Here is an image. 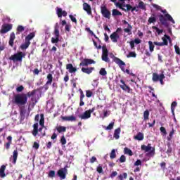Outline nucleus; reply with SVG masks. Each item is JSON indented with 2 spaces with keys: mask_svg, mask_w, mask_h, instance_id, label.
Instances as JSON below:
<instances>
[{
  "mask_svg": "<svg viewBox=\"0 0 180 180\" xmlns=\"http://www.w3.org/2000/svg\"><path fill=\"white\" fill-rule=\"evenodd\" d=\"M160 11L162 13H164V15L160 14L159 15V20L162 26H165V27H169V23H168V21L175 24V20L172 18L171 15L168 14L167 10L162 9Z\"/></svg>",
  "mask_w": 180,
  "mask_h": 180,
  "instance_id": "1",
  "label": "nucleus"
},
{
  "mask_svg": "<svg viewBox=\"0 0 180 180\" xmlns=\"http://www.w3.org/2000/svg\"><path fill=\"white\" fill-rule=\"evenodd\" d=\"M12 103L17 105L19 108L25 106L27 103V95L26 94H18L14 96Z\"/></svg>",
  "mask_w": 180,
  "mask_h": 180,
  "instance_id": "2",
  "label": "nucleus"
},
{
  "mask_svg": "<svg viewBox=\"0 0 180 180\" xmlns=\"http://www.w3.org/2000/svg\"><path fill=\"white\" fill-rule=\"evenodd\" d=\"M60 25H58V22H56L54 27V31H53V34L55 36L54 37L51 38V43L53 44H55L56 43H58L60 41Z\"/></svg>",
  "mask_w": 180,
  "mask_h": 180,
  "instance_id": "3",
  "label": "nucleus"
},
{
  "mask_svg": "<svg viewBox=\"0 0 180 180\" xmlns=\"http://www.w3.org/2000/svg\"><path fill=\"white\" fill-rule=\"evenodd\" d=\"M101 13L103 16V18H105V19H110V16H112V13H110V11L108 9V7L106 5H102L101 6Z\"/></svg>",
  "mask_w": 180,
  "mask_h": 180,
  "instance_id": "4",
  "label": "nucleus"
},
{
  "mask_svg": "<svg viewBox=\"0 0 180 180\" xmlns=\"http://www.w3.org/2000/svg\"><path fill=\"white\" fill-rule=\"evenodd\" d=\"M25 53L23 52H18L17 53H15L12 55L10 58L9 60H12L14 63L16 62H20L22 63V60H23V57H25Z\"/></svg>",
  "mask_w": 180,
  "mask_h": 180,
  "instance_id": "5",
  "label": "nucleus"
},
{
  "mask_svg": "<svg viewBox=\"0 0 180 180\" xmlns=\"http://www.w3.org/2000/svg\"><path fill=\"white\" fill-rule=\"evenodd\" d=\"M109 51H108V48H106L105 45L102 46V56L101 58L103 61L105 63H110V59H109Z\"/></svg>",
  "mask_w": 180,
  "mask_h": 180,
  "instance_id": "6",
  "label": "nucleus"
},
{
  "mask_svg": "<svg viewBox=\"0 0 180 180\" xmlns=\"http://www.w3.org/2000/svg\"><path fill=\"white\" fill-rule=\"evenodd\" d=\"M94 112H95V107L86 110L82 115H79V117L83 120H86V119H89L91 117V113H94Z\"/></svg>",
  "mask_w": 180,
  "mask_h": 180,
  "instance_id": "7",
  "label": "nucleus"
},
{
  "mask_svg": "<svg viewBox=\"0 0 180 180\" xmlns=\"http://www.w3.org/2000/svg\"><path fill=\"white\" fill-rule=\"evenodd\" d=\"M67 174H68V172L65 167L61 168L57 172V175L59 176L60 180L65 179V178H67Z\"/></svg>",
  "mask_w": 180,
  "mask_h": 180,
  "instance_id": "8",
  "label": "nucleus"
},
{
  "mask_svg": "<svg viewBox=\"0 0 180 180\" xmlns=\"http://www.w3.org/2000/svg\"><path fill=\"white\" fill-rule=\"evenodd\" d=\"M96 62L94 60V59H83L79 63V67H88V65H91V64H95Z\"/></svg>",
  "mask_w": 180,
  "mask_h": 180,
  "instance_id": "9",
  "label": "nucleus"
},
{
  "mask_svg": "<svg viewBox=\"0 0 180 180\" xmlns=\"http://www.w3.org/2000/svg\"><path fill=\"white\" fill-rule=\"evenodd\" d=\"M141 148L143 151H145V153L150 151V154H154L155 151V148L151 147V143H148V146L141 145Z\"/></svg>",
  "mask_w": 180,
  "mask_h": 180,
  "instance_id": "10",
  "label": "nucleus"
},
{
  "mask_svg": "<svg viewBox=\"0 0 180 180\" xmlns=\"http://www.w3.org/2000/svg\"><path fill=\"white\" fill-rule=\"evenodd\" d=\"M110 56L111 58H112V61H114L115 63L117 64V65H119V67H120L121 65L124 67V65H126V63L123 60H122L120 58L115 56V55H113V53H111L110 55Z\"/></svg>",
  "mask_w": 180,
  "mask_h": 180,
  "instance_id": "11",
  "label": "nucleus"
},
{
  "mask_svg": "<svg viewBox=\"0 0 180 180\" xmlns=\"http://www.w3.org/2000/svg\"><path fill=\"white\" fill-rule=\"evenodd\" d=\"M47 82H46L45 85L43 86V88H44L45 91H47L49 89V85H51L53 83V75L51 73H49L46 76Z\"/></svg>",
  "mask_w": 180,
  "mask_h": 180,
  "instance_id": "12",
  "label": "nucleus"
},
{
  "mask_svg": "<svg viewBox=\"0 0 180 180\" xmlns=\"http://www.w3.org/2000/svg\"><path fill=\"white\" fill-rule=\"evenodd\" d=\"M11 30H12V25L4 24L1 26L0 33H1L2 34H5V33H8V32H9Z\"/></svg>",
  "mask_w": 180,
  "mask_h": 180,
  "instance_id": "13",
  "label": "nucleus"
},
{
  "mask_svg": "<svg viewBox=\"0 0 180 180\" xmlns=\"http://www.w3.org/2000/svg\"><path fill=\"white\" fill-rule=\"evenodd\" d=\"M37 102V98L34 96L31 97L30 101L28 103V110L30 112L32 109L36 106V103Z\"/></svg>",
  "mask_w": 180,
  "mask_h": 180,
  "instance_id": "14",
  "label": "nucleus"
},
{
  "mask_svg": "<svg viewBox=\"0 0 180 180\" xmlns=\"http://www.w3.org/2000/svg\"><path fill=\"white\" fill-rule=\"evenodd\" d=\"M43 131V127H40L39 129V123H35L33 125L32 136L36 137V136H37L39 131Z\"/></svg>",
  "mask_w": 180,
  "mask_h": 180,
  "instance_id": "15",
  "label": "nucleus"
},
{
  "mask_svg": "<svg viewBox=\"0 0 180 180\" xmlns=\"http://www.w3.org/2000/svg\"><path fill=\"white\" fill-rule=\"evenodd\" d=\"M94 71H95L94 67L85 68V66H82V72H83L84 74H87V75L92 74V72H94Z\"/></svg>",
  "mask_w": 180,
  "mask_h": 180,
  "instance_id": "16",
  "label": "nucleus"
},
{
  "mask_svg": "<svg viewBox=\"0 0 180 180\" xmlns=\"http://www.w3.org/2000/svg\"><path fill=\"white\" fill-rule=\"evenodd\" d=\"M122 23L123 25H127V28H124V32L129 35L131 34V29H133L131 25H130L126 20H123Z\"/></svg>",
  "mask_w": 180,
  "mask_h": 180,
  "instance_id": "17",
  "label": "nucleus"
},
{
  "mask_svg": "<svg viewBox=\"0 0 180 180\" xmlns=\"http://www.w3.org/2000/svg\"><path fill=\"white\" fill-rule=\"evenodd\" d=\"M83 10L86 12L87 15H92V8L91 7V5H89L88 3L83 4Z\"/></svg>",
  "mask_w": 180,
  "mask_h": 180,
  "instance_id": "18",
  "label": "nucleus"
},
{
  "mask_svg": "<svg viewBox=\"0 0 180 180\" xmlns=\"http://www.w3.org/2000/svg\"><path fill=\"white\" fill-rule=\"evenodd\" d=\"M56 13L58 15V18H63V16L65 17L68 15V13L65 11H63V8H56Z\"/></svg>",
  "mask_w": 180,
  "mask_h": 180,
  "instance_id": "19",
  "label": "nucleus"
},
{
  "mask_svg": "<svg viewBox=\"0 0 180 180\" xmlns=\"http://www.w3.org/2000/svg\"><path fill=\"white\" fill-rule=\"evenodd\" d=\"M121 85H120V87L121 88V89H122L123 91H125V92H128V94H129L130 91L131 90L130 89V86H127V84H126V83L124 82V80L121 79L120 80Z\"/></svg>",
  "mask_w": 180,
  "mask_h": 180,
  "instance_id": "20",
  "label": "nucleus"
},
{
  "mask_svg": "<svg viewBox=\"0 0 180 180\" xmlns=\"http://www.w3.org/2000/svg\"><path fill=\"white\" fill-rule=\"evenodd\" d=\"M61 119L63 122H75L77 120V118L74 115L65 117L62 116Z\"/></svg>",
  "mask_w": 180,
  "mask_h": 180,
  "instance_id": "21",
  "label": "nucleus"
},
{
  "mask_svg": "<svg viewBox=\"0 0 180 180\" xmlns=\"http://www.w3.org/2000/svg\"><path fill=\"white\" fill-rule=\"evenodd\" d=\"M66 70H68V72L70 74H74V72H77V68H74V66L71 63H68L66 65Z\"/></svg>",
  "mask_w": 180,
  "mask_h": 180,
  "instance_id": "22",
  "label": "nucleus"
},
{
  "mask_svg": "<svg viewBox=\"0 0 180 180\" xmlns=\"http://www.w3.org/2000/svg\"><path fill=\"white\" fill-rule=\"evenodd\" d=\"M25 115H26V109L25 106H20V120H25Z\"/></svg>",
  "mask_w": 180,
  "mask_h": 180,
  "instance_id": "23",
  "label": "nucleus"
},
{
  "mask_svg": "<svg viewBox=\"0 0 180 180\" xmlns=\"http://www.w3.org/2000/svg\"><path fill=\"white\" fill-rule=\"evenodd\" d=\"M15 39H16V36L15 35V32H11L10 35V39L8 41V44L11 47H13V43Z\"/></svg>",
  "mask_w": 180,
  "mask_h": 180,
  "instance_id": "24",
  "label": "nucleus"
},
{
  "mask_svg": "<svg viewBox=\"0 0 180 180\" xmlns=\"http://www.w3.org/2000/svg\"><path fill=\"white\" fill-rule=\"evenodd\" d=\"M119 34L116 32H113L112 34H110V39H111L113 43H117V39H120Z\"/></svg>",
  "mask_w": 180,
  "mask_h": 180,
  "instance_id": "25",
  "label": "nucleus"
},
{
  "mask_svg": "<svg viewBox=\"0 0 180 180\" xmlns=\"http://www.w3.org/2000/svg\"><path fill=\"white\" fill-rule=\"evenodd\" d=\"M134 140H137L138 141H143L144 140V134L142 132H139L136 136H134Z\"/></svg>",
  "mask_w": 180,
  "mask_h": 180,
  "instance_id": "26",
  "label": "nucleus"
},
{
  "mask_svg": "<svg viewBox=\"0 0 180 180\" xmlns=\"http://www.w3.org/2000/svg\"><path fill=\"white\" fill-rule=\"evenodd\" d=\"M79 93H80L79 106H84V105H85V102H84V98H85V94H84V91L81 89H79Z\"/></svg>",
  "mask_w": 180,
  "mask_h": 180,
  "instance_id": "27",
  "label": "nucleus"
},
{
  "mask_svg": "<svg viewBox=\"0 0 180 180\" xmlns=\"http://www.w3.org/2000/svg\"><path fill=\"white\" fill-rule=\"evenodd\" d=\"M36 36V34L34 32H30L27 37H25V41H27L28 43H30V40H33Z\"/></svg>",
  "mask_w": 180,
  "mask_h": 180,
  "instance_id": "28",
  "label": "nucleus"
},
{
  "mask_svg": "<svg viewBox=\"0 0 180 180\" xmlns=\"http://www.w3.org/2000/svg\"><path fill=\"white\" fill-rule=\"evenodd\" d=\"M122 130L120 129V127L116 129L114 131L113 137L115 139V140H119L120 139V132Z\"/></svg>",
  "mask_w": 180,
  "mask_h": 180,
  "instance_id": "29",
  "label": "nucleus"
},
{
  "mask_svg": "<svg viewBox=\"0 0 180 180\" xmlns=\"http://www.w3.org/2000/svg\"><path fill=\"white\" fill-rule=\"evenodd\" d=\"M5 169H6V165H1L0 167V178H5V176H6Z\"/></svg>",
  "mask_w": 180,
  "mask_h": 180,
  "instance_id": "30",
  "label": "nucleus"
},
{
  "mask_svg": "<svg viewBox=\"0 0 180 180\" xmlns=\"http://www.w3.org/2000/svg\"><path fill=\"white\" fill-rule=\"evenodd\" d=\"M161 79V75H158L156 72L153 73V77H152V81L153 82H158L160 79Z\"/></svg>",
  "mask_w": 180,
  "mask_h": 180,
  "instance_id": "31",
  "label": "nucleus"
},
{
  "mask_svg": "<svg viewBox=\"0 0 180 180\" xmlns=\"http://www.w3.org/2000/svg\"><path fill=\"white\" fill-rule=\"evenodd\" d=\"M30 42H27V41H25V43L20 45V49H21V50H26L29 49V46H30Z\"/></svg>",
  "mask_w": 180,
  "mask_h": 180,
  "instance_id": "32",
  "label": "nucleus"
},
{
  "mask_svg": "<svg viewBox=\"0 0 180 180\" xmlns=\"http://www.w3.org/2000/svg\"><path fill=\"white\" fill-rule=\"evenodd\" d=\"M18 149H16L13 153V164H16V161H18Z\"/></svg>",
  "mask_w": 180,
  "mask_h": 180,
  "instance_id": "33",
  "label": "nucleus"
},
{
  "mask_svg": "<svg viewBox=\"0 0 180 180\" xmlns=\"http://www.w3.org/2000/svg\"><path fill=\"white\" fill-rule=\"evenodd\" d=\"M58 133H65L67 131V127L64 126H58L56 127Z\"/></svg>",
  "mask_w": 180,
  "mask_h": 180,
  "instance_id": "34",
  "label": "nucleus"
},
{
  "mask_svg": "<svg viewBox=\"0 0 180 180\" xmlns=\"http://www.w3.org/2000/svg\"><path fill=\"white\" fill-rule=\"evenodd\" d=\"M170 39L169 36L165 34V37L162 38V44L163 46H168V39Z\"/></svg>",
  "mask_w": 180,
  "mask_h": 180,
  "instance_id": "35",
  "label": "nucleus"
},
{
  "mask_svg": "<svg viewBox=\"0 0 180 180\" xmlns=\"http://www.w3.org/2000/svg\"><path fill=\"white\" fill-rule=\"evenodd\" d=\"M148 23H155L157 22V18H155V14H152V16L148 18Z\"/></svg>",
  "mask_w": 180,
  "mask_h": 180,
  "instance_id": "36",
  "label": "nucleus"
},
{
  "mask_svg": "<svg viewBox=\"0 0 180 180\" xmlns=\"http://www.w3.org/2000/svg\"><path fill=\"white\" fill-rule=\"evenodd\" d=\"M150 117V111H148V110H146L144 111L143 112V120L144 122L148 120Z\"/></svg>",
  "mask_w": 180,
  "mask_h": 180,
  "instance_id": "37",
  "label": "nucleus"
},
{
  "mask_svg": "<svg viewBox=\"0 0 180 180\" xmlns=\"http://www.w3.org/2000/svg\"><path fill=\"white\" fill-rule=\"evenodd\" d=\"M123 15L122 12L119 11L117 9H113L112 15V16H122Z\"/></svg>",
  "mask_w": 180,
  "mask_h": 180,
  "instance_id": "38",
  "label": "nucleus"
},
{
  "mask_svg": "<svg viewBox=\"0 0 180 180\" xmlns=\"http://www.w3.org/2000/svg\"><path fill=\"white\" fill-rule=\"evenodd\" d=\"M36 92H37V89H34L32 91H29L28 93H27V98H32V96H34V95H36Z\"/></svg>",
  "mask_w": 180,
  "mask_h": 180,
  "instance_id": "39",
  "label": "nucleus"
},
{
  "mask_svg": "<svg viewBox=\"0 0 180 180\" xmlns=\"http://www.w3.org/2000/svg\"><path fill=\"white\" fill-rule=\"evenodd\" d=\"M22 32H25V27H23L22 25H18L17 27L16 34H20Z\"/></svg>",
  "mask_w": 180,
  "mask_h": 180,
  "instance_id": "40",
  "label": "nucleus"
},
{
  "mask_svg": "<svg viewBox=\"0 0 180 180\" xmlns=\"http://www.w3.org/2000/svg\"><path fill=\"white\" fill-rule=\"evenodd\" d=\"M124 154H127L130 157H131V155H133V151H131L130 150V148H124Z\"/></svg>",
  "mask_w": 180,
  "mask_h": 180,
  "instance_id": "41",
  "label": "nucleus"
},
{
  "mask_svg": "<svg viewBox=\"0 0 180 180\" xmlns=\"http://www.w3.org/2000/svg\"><path fill=\"white\" fill-rule=\"evenodd\" d=\"M148 45H149V50L150 53H153L154 51V48L155 47V44H154V42L149 41H148Z\"/></svg>",
  "mask_w": 180,
  "mask_h": 180,
  "instance_id": "42",
  "label": "nucleus"
},
{
  "mask_svg": "<svg viewBox=\"0 0 180 180\" xmlns=\"http://www.w3.org/2000/svg\"><path fill=\"white\" fill-rule=\"evenodd\" d=\"M174 134H175V130L173 128L167 136L168 141H171V140H172V136H174Z\"/></svg>",
  "mask_w": 180,
  "mask_h": 180,
  "instance_id": "43",
  "label": "nucleus"
},
{
  "mask_svg": "<svg viewBox=\"0 0 180 180\" xmlns=\"http://www.w3.org/2000/svg\"><path fill=\"white\" fill-rule=\"evenodd\" d=\"M102 167H103V165L101 164H100L96 167V171L98 174H103V168Z\"/></svg>",
  "mask_w": 180,
  "mask_h": 180,
  "instance_id": "44",
  "label": "nucleus"
},
{
  "mask_svg": "<svg viewBox=\"0 0 180 180\" xmlns=\"http://www.w3.org/2000/svg\"><path fill=\"white\" fill-rule=\"evenodd\" d=\"M110 158L111 160H115V158H116V150L115 149H112L111 150V153L110 154Z\"/></svg>",
  "mask_w": 180,
  "mask_h": 180,
  "instance_id": "45",
  "label": "nucleus"
},
{
  "mask_svg": "<svg viewBox=\"0 0 180 180\" xmlns=\"http://www.w3.org/2000/svg\"><path fill=\"white\" fill-rule=\"evenodd\" d=\"M41 119L39 120V124L41 126V127H44V115L41 114Z\"/></svg>",
  "mask_w": 180,
  "mask_h": 180,
  "instance_id": "46",
  "label": "nucleus"
},
{
  "mask_svg": "<svg viewBox=\"0 0 180 180\" xmlns=\"http://www.w3.org/2000/svg\"><path fill=\"white\" fill-rule=\"evenodd\" d=\"M137 8H139L140 9H143V11H146V5L144 4V2L140 1L139 3Z\"/></svg>",
  "mask_w": 180,
  "mask_h": 180,
  "instance_id": "47",
  "label": "nucleus"
},
{
  "mask_svg": "<svg viewBox=\"0 0 180 180\" xmlns=\"http://www.w3.org/2000/svg\"><path fill=\"white\" fill-rule=\"evenodd\" d=\"M49 178H55L56 177V171L54 170H51L49 171L48 174Z\"/></svg>",
  "mask_w": 180,
  "mask_h": 180,
  "instance_id": "48",
  "label": "nucleus"
},
{
  "mask_svg": "<svg viewBox=\"0 0 180 180\" xmlns=\"http://www.w3.org/2000/svg\"><path fill=\"white\" fill-rule=\"evenodd\" d=\"M118 179L120 180H123V179H126L127 178V173H123L122 174H120L117 176Z\"/></svg>",
  "mask_w": 180,
  "mask_h": 180,
  "instance_id": "49",
  "label": "nucleus"
},
{
  "mask_svg": "<svg viewBox=\"0 0 180 180\" xmlns=\"http://www.w3.org/2000/svg\"><path fill=\"white\" fill-rule=\"evenodd\" d=\"M153 27V29H154L155 30H156V32H157V33H158V34L160 36V34H161L163 32H164V30H160V28H158V27H156V26H153V27Z\"/></svg>",
  "mask_w": 180,
  "mask_h": 180,
  "instance_id": "50",
  "label": "nucleus"
},
{
  "mask_svg": "<svg viewBox=\"0 0 180 180\" xmlns=\"http://www.w3.org/2000/svg\"><path fill=\"white\" fill-rule=\"evenodd\" d=\"M165 78V75H164V72L160 74V79H159L161 85H164V79Z\"/></svg>",
  "mask_w": 180,
  "mask_h": 180,
  "instance_id": "51",
  "label": "nucleus"
},
{
  "mask_svg": "<svg viewBox=\"0 0 180 180\" xmlns=\"http://www.w3.org/2000/svg\"><path fill=\"white\" fill-rule=\"evenodd\" d=\"M167 147L168 148L166 151V154H171V153H172V147H171V143H168Z\"/></svg>",
  "mask_w": 180,
  "mask_h": 180,
  "instance_id": "52",
  "label": "nucleus"
},
{
  "mask_svg": "<svg viewBox=\"0 0 180 180\" xmlns=\"http://www.w3.org/2000/svg\"><path fill=\"white\" fill-rule=\"evenodd\" d=\"M100 75H102L103 77H105L108 74V72H106V70L105 68H101L99 72Z\"/></svg>",
  "mask_w": 180,
  "mask_h": 180,
  "instance_id": "53",
  "label": "nucleus"
},
{
  "mask_svg": "<svg viewBox=\"0 0 180 180\" xmlns=\"http://www.w3.org/2000/svg\"><path fill=\"white\" fill-rule=\"evenodd\" d=\"M60 143L62 146H65L67 144V139H65V136H62L60 138Z\"/></svg>",
  "mask_w": 180,
  "mask_h": 180,
  "instance_id": "54",
  "label": "nucleus"
},
{
  "mask_svg": "<svg viewBox=\"0 0 180 180\" xmlns=\"http://www.w3.org/2000/svg\"><path fill=\"white\" fill-rule=\"evenodd\" d=\"M115 126V122H110L108 126L105 127V130H112Z\"/></svg>",
  "mask_w": 180,
  "mask_h": 180,
  "instance_id": "55",
  "label": "nucleus"
},
{
  "mask_svg": "<svg viewBox=\"0 0 180 180\" xmlns=\"http://www.w3.org/2000/svg\"><path fill=\"white\" fill-rule=\"evenodd\" d=\"M127 57V58H130L131 57L136 58L137 57V54L136 53V52H129Z\"/></svg>",
  "mask_w": 180,
  "mask_h": 180,
  "instance_id": "56",
  "label": "nucleus"
},
{
  "mask_svg": "<svg viewBox=\"0 0 180 180\" xmlns=\"http://www.w3.org/2000/svg\"><path fill=\"white\" fill-rule=\"evenodd\" d=\"M93 95L92 91H91L90 90H87L86 91V98H91Z\"/></svg>",
  "mask_w": 180,
  "mask_h": 180,
  "instance_id": "57",
  "label": "nucleus"
},
{
  "mask_svg": "<svg viewBox=\"0 0 180 180\" xmlns=\"http://www.w3.org/2000/svg\"><path fill=\"white\" fill-rule=\"evenodd\" d=\"M69 18L72 20V22H73L74 23H75V25H77V18H75V17H74V15H70Z\"/></svg>",
  "mask_w": 180,
  "mask_h": 180,
  "instance_id": "58",
  "label": "nucleus"
},
{
  "mask_svg": "<svg viewBox=\"0 0 180 180\" xmlns=\"http://www.w3.org/2000/svg\"><path fill=\"white\" fill-rule=\"evenodd\" d=\"M24 89H25V87L22 85H21V86L16 88V91L17 92H22V91Z\"/></svg>",
  "mask_w": 180,
  "mask_h": 180,
  "instance_id": "59",
  "label": "nucleus"
},
{
  "mask_svg": "<svg viewBox=\"0 0 180 180\" xmlns=\"http://www.w3.org/2000/svg\"><path fill=\"white\" fill-rule=\"evenodd\" d=\"M120 162H126V156L124 155L120 156Z\"/></svg>",
  "mask_w": 180,
  "mask_h": 180,
  "instance_id": "60",
  "label": "nucleus"
},
{
  "mask_svg": "<svg viewBox=\"0 0 180 180\" xmlns=\"http://www.w3.org/2000/svg\"><path fill=\"white\" fill-rule=\"evenodd\" d=\"M65 32H70L71 25L70 24L66 25L65 27Z\"/></svg>",
  "mask_w": 180,
  "mask_h": 180,
  "instance_id": "61",
  "label": "nucleus"
},
{
  "mask_svg": "<svg viewBox=\"0 0 180 180\" xmlns=\"http://www.w3.org/2000/svg\"><path fill=\"white\" fill-rule=\"evenodd\" d=\"M115 176H117V172L116 171H113L110 175V178H115Z\"/></svg>",
  "mask_w": 180,
  "mask_h": 180,
  "instance_id": "62",
  "label": "nucleus"
},
{
  "mask_svg": "<svg viewBox=\"0 0 180 180\" xmlns=\"http://www.w3.org/2000/svg\"><path fill=\"white\" fill-rule=\"evenodd\" d=\"M134 165L135 167H139V165H141V160H137L134 162Z\"/></svg>",
  "mask_w": 180,
  "mask_h": 180,
  "instance_id": "63",
  "label": "nucleus"
},
{
  "mask_svg": "<svg viewBox=\"0 0 180 180\" xmlns=\"http://www.w3.org/2000/svg\"><path fill=\"white\" fill-rule=\"evenodd\" d=\"M174 49H175V51L176 53V54H180V49H179V46L175 45L174 46Z\"/></svg>",
  "mask_w": 180,
  "mask_h": 180,
  "instance_id": "64",
  "label": "nucleus"
}]
</instances>
